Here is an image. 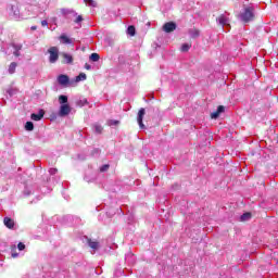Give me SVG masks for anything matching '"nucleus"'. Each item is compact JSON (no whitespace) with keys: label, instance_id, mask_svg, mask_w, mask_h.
Masks as SVG:
<instances>
[{"label":"nucleus","instance_id":"obj_19","mask_svg":"<svg viewBox=\"0 0 278 278\" xmlns=\"http://www.w3.org/2000/svg\"><path fill=\"white\" fill-rule=\"evenodd\" d=\"M25 129H26V131H34V123L33 122H27L25 124Z\"/></svg>","mask_w":278,"mask_h":278},{"label":"nucleus","instance_id":"obj_10","mask_svg":"<svg viewBox=\"0 0 278 278\" xmlns=\"http://www.w3.org/2000/svg\"><path fill=\"white\" fill-rule=\"evenodd\" d=\"M45 117V111L40 110L39 113H33L30 115L31 121H42Z\"/></svg>","mask_w":278,"mask_h":278},{"label":"nucleus","instance_id":"obj_32","mask_svg":"<svg viewBox=\"0 0 278 278\" xmlns=\"http://www.w3.org/2000/svg\"><path fill=\"white\" fill-rule=\"evenodd\" d=\"M81 21H84V17H81V15H78L75 20V23L79 24L81 23Z\"/></svg>","mask_w":278,"mask_h":278},{"label":"nucleus","instance_id":"obj_20","mask_svg":"<svg viewBox=\"0 0 278 278\" xmlns=\"http://www.w3.org/2000/svg\"><path fill=\"white\" fill-rule=\"evenodd\" d=\"M99 53H91V55L89 56V60H91V62H99Z\"/></svg>","mask_w":278,"mask_h":278},{"label":"nucleus","instance_id":"obj_16","mask_svg":"<svg viewBox=\"0 0 278 278\" xmlns=\"http://www.w3.org/2000/svg\"><path fill=\"white\" fill-rule=\"evenodd\" d=\"M88 244H89L90 249H93V251H97V249H99V242H97V241L89 240Z\"/></svg>","mask_w":278,"mask_h":278},{"label":"nucleus","instance_id":"obj_21","mask_svg":"<svg viewBox=\"0 0 278 278\" xmlns=\"http://www.w3.org/2000/svg\"><path fill=\"white\" fill-rule=\"evenodd\" d=\"M79 81H86V74L80 73L78 76H76V83Z\"/></svg>","mask_w":278,"mask_h":278},{"label":"nucleus","instance_id":"obj_18","mask_svg":"<svg viewBox=\"0 0 278 278\" xmlns=\"http://www.w3.org/2000/svg\"><path fill=\"white\" fill-rule=\"evenodd\" d=\"M127 34H128V36H136V27L135 26H128Z\"/></svg>","mask_w":278,"mask_h":278},{"label":"nucleus","instance_id":"obj_11","mask_svg":"<svg viewBox=\"0 0 278 278\" xmlns=\"http://www.w3.org/2000/svg\"><path fill=\"white\" fill-rule=\"evenodd\" d=\"M3 223L8 229H14V219L10 217H4Z\"/></svg>","mask_w":278,"mask_h":278},{"label":"nucleus","instance_id":"obj_29","mask_svg":"<svg viewBox=\"0 0 278 278\" xmlns=\"http://www.w3.org/2000/svg\"><path fill=\"white\" fill-rule=\"evenodd\" d=\"M14 51H21L23 49V46L21 45H13Z\"/></svg>","mask_w":278,"mask_h":278},{"label":"nucleus","instance_id":"obj_27","mask_svg":"<svg viewBox=\"0 0 278 278\" xmlns=\"http://www.w3.org/2000/svg\"><path fill=\"white\" fill-rule=\"evenodd\" d=\"M78 105H79L80 108H84V105H88V100H86V99L80 100V101L78 102Z\"/></svg>","mask_w":278,"mask_h":278},{"label":"nucleus","instance_id":"obj_35","mask_svg":"<svg viewBox=\"0 0 278 278\" xmlns=\"http://www.w3.org/2000/svg\"><path fill=\"white\" fill-rule=\"evenodd\" d=\"M85 68H86V71H91L92 70V65L86 63L85 64Z\"/></svg>","mask_w":278,"mask_h":278},{"label":"nucleus","instance_id":"obj_24","mask_svg":"<svg viewBox=\"0 0 278 278\" xmlns=\"http://www.w3.org/2000/svg\"><path fill=\"white\" fill-rule=\"evenodd\" d=\"M240 218L242 222L249 220L251 218V213H244Z\"/></svg>","mask_w":278,"mask_h":278},{"label":"nucleus","instance_id":"obj_40","mask_svg":"<svg viewBox=\"0 0 278 278\" xmlns=\"http://www.w3.org/2000/svg\"><path fill=\"white\" fill-rule=\"evenodd\" d=\"M14 15H15V16H18V13L14 12Z\"/></svg>","mask_w":278,"mask_h":278},{"label":"nucleus","instance_id":"obj_13","mask_svg":"<svg viewBox=\"0 0 278 278\" xmlns=\"http://www.w3.org/2000/svg\"><path fill=\"white\" fill-rule=\"evenodd\" d=\"M62 56L64 58V64H73V55L63 53Z\"/></svg>","mask_w":278,"mask_h":278},{"label":"nucleus","instance_id":"obj_39","mask_svg":"<svg viewBox=\"0 0 278 278\" xmlns=\"http://www.w3.org/2000/svg\"><path fill=\"white\" fill-rule=\"evenodd\" d=\"M93 153H100V150L99 149H94Z\"/></svg>","mask_w":278,"mask_h":278},{"label":"nucleus","instance_id":"obj_30","mask_svg":"<svg viewBox=\"0 0 278 278\" xmlns=\"http://www.w3.org/2000/svg\"><path fill=\"white\" fill-rule=\"evenodd\" d=\"M16 251V245H13V249H12V257H17L18 256V253L14 252Z\"/></svg>","mask_w":278,"mask_h":278},{"label":"nucleus","instance_id":"obj_26","mask_svg":"<svg viewBox=\"0 0 278 278\" xmlns=\"http://www.w3.org/2000/svg\"><path fill=\"white\" fill-rule=\"evenodd\" d=\"M7 92H8V94L10 96V97H14V94H16V90L15 89H8L7 90Z\"/></svg>","mask_w":278,"mask_h":278},{"label":"nucleus","instance_id":"obj_36","mask_svg":"<svg viewBox=\"0 0 278 278\" xmlns=\"http://www.w3.org/2000/svg\"><path fill=\"white\" fill-rule=\"evenodd\" d=\"M47 25H49V22H47V20L41 21V26L42 27H47Z\"/></svg>","mask_w":278,"mask_h":278},{"label":"nucleus","instance_id":"obj_15","mask_svg":"<svg viewBox=\"0 0 278 278\" xmlns=\"http://www.w3.org/2000/svg\"><path fill=\"white\" fill-rule=\"evenodd\" d=\"M59 103L61 105H68V97L64 96V94L60 96L59 97Z\"/></svg>","mask_w":278,"mask_h":278},{"label":"nucleus","instance_id":"obj_37","mask_svg":"<svg viewBox=\"0 0 278 278\" xmlns=\"http://www.w3.org/2000/svg\"><path fill=\"white\" fill-rule=\"evenodd\" d=\"M110 125H118V121H111Z\"/></svg>","mask_w":278,"mask_h":278},{"label":"nucleus","instance_id":"obj_31","mask_svg":"<svg viewBox=\"0 0 278 278\" xmlns=\"http://www.w3.org/2000/svg\"><path fill=\"white\" fill-rule=\"evenodd\" d=\"M198 36H199V30L191 31V37L192 38H198Z\"/></svg>","mask_w":278,"mask_h":278},{"label":"nucleus","instance_id":"obj_3","mask_svg":"<svg viewBox=\"0 0 278 278\" xmlns=\"http://www.w3.org/2000/svg\"><path fill=\"white\" fill-rule=\"evenodd\" d=\"M71 105L70 104H61L59 110V116L64 117L71 114Z\"/></svg>","mask_w":278,"mask_h":278},{"label":"nucleus","instance_id":"obj_33","mask_svg":"<svg viewBox=\"0 0 278 278\" xmlns=\"http://www.w3.org/2000/svg\"><path fill=\"white\" fill-rule=\"evenodd\" d=\"M13 55H15V58H20V55H21V50H14V51H13Z\"/></svg>","mask_w":278,"mask_h":278},{"label":"nucleus","instance_id":"obj_7","mask_svg":"<svg viewBox=\"0 0 278 278\" xmlns=\"http://www.w3.org/2000/svg\"><path fill=\"white\" fill-rule=\"evenodd\" d=\"M218 23L222 25V27H229V17L225 15H220L217 17Z\"/></svg>","mask_w":278,"mask_h":278},{"label":"nucleus","instance_id":"obj_38","mask_svg":"<svg viewBox=\"0 0 278 278\" xmlns=\"http://www.w3.org/2000/svg\"><path fill=\"white\" fill-rule=\"evenodd\" d=\"M30 29H31V31H36V29H38V27L37 26H31Z\"/></svg>","mask_w":278,"mask_h":278},{"label":"nucleus","instance_id":"obj_14","mask_svg":"<svg viewBox=\"0 0 278 278\" xmlns=\"http://www.w3.org/2000/svg\"><path fill=\"white\" fill-rule=\"evenodd\" d=\"M18 66V64H16V62H12L10 65H9V74L10 75H14V73H16V67Z\"/></svg>","mask_w":278,"mask_h":278},{"label":"nucleus","instance_id":"obj_23","mask_svg":"<svg viewBox=\"0 0 278 278\" xmlns=\"http://www.w3.org/2000/svg\"><path fill=\"white\" fill-rule=\"evenodd\" d=\"M180 49H181L182 53H186V52L190 51V45L184 43Z\"/></svg>","mask_w":278,"mask_h":278},{"label":"nucleus","instance_id":"obj_28","mask_svg":"<svg viewBox=\"0 0 278 278\" xmlns=\"http://www.w3.org/2000/svg\"><path fill=\"white\" fill-rule=\"evenodd\" d=\"M17 249H18V251H25V244L23 242H20L17 244Z\"/></svg>","mask_w":278,"mask_h":278},{"label":"nucleus","instance_id":"obj_17","mask_svg":"<svg viewBox=\"0 0 278 278\" xmlns=\"http://www.w3.org/2000/svg\"><path fill=\"white\" fill-rule=\"evenodd\" d=\"M93 130L96 134H102L103 131V126L102 125H99V124H94L93 125Z\"/></svg>","mask_w":278,"mask_h":278},{"label":"nucleus","instance_id":"obj_5","mask_svg":"<svg viewBox=\"0 0 278 278\" xmlns=\"http://www.w3.org/2000/svg\"><path fill=\"white\" fill-rule=\"evenodd\" d=\"M144 114H146L144 109H140L138 112V116H137V122H138L140 129H144V124L142 123V121L144 118Z\"/></svg>","mask_w":278,"mask_h":278},{"label":"nucleus","instance_id":"obj_2","mask_svg":"<svg viewBox=\"0 0 278 278\" xmlns=\"http://www.w3.org/2000/svg\"><path fill=\"white\" fill-rule=\"evenodd\" d=\"M50 56H49V62L50 64H55L60 58V54H59V50L58 48L55 47H51L49 50H48Z\"/></svg>","mask_w":278,"mask_h":278},{"label":"nucleus","instance_id":"obj_22","mask_svg":"<svg viewBox=\"0 0 278 278\" xmlns=\"http://www.w3.org/2000/svg\"><path fill=\"white\" fill-rule=\"evenodd\" d=\"M85 3L90 8H97V2H94V0H85Z\"/></svg>","mask_w":278,"mask_h":278},{"label":"nucleus","instance_id":"obj_9","mask_svg":"<svg viewBox=\"0 0 278 278\" xmlns=\"http://www.w3.org/2000/svg\"><path fill=\"white\" fill-rule=\"evenodd\" d=\"M61 14L63 16H77V12L73 9H61Z\"/></svg>","mask_w":278,"mask_h":278},{"label":"nucleus","instance_id":"obj_4","mask_svg":"<svg viewBox=\"0 0 278 278\" xmlns=\"http://www.w3.org/2000/svg\"><path fill=\"white\" fill-rule=\"evenodd\" d=\"M177 29V24L175 22H167L163 25V31L166 34H170V31H175Z\"/></svg>","mask_w":278,"mask_h":278},{"label":"nucleus","instance_id":"obj_6","mask_svg":"<svg viewBox=\"0 0 278 278\" xmlns=\"http://www.w3.org/2000/svg\"><path fill=\"white\" fill-rule=\"evenodd\" d=\"M223 112H225V106L219 105L217 108L216 112L211 113V118L216 121V118H218L220 116V114H223Z\"/></svg>","mask_w":278,"mask_h":278},{"label":"nucleus","instance_id":"obj_34","mask_svg":"<svg viewBox=\"0 0 278 278\" xmlns=\"http://www.w3.org/2000/svg\"><path fill=\"white\" fill-rule=\"evenodd\" d=\"M49 173L50 175H55L58 173V168H50Z\"/></svg>","mask_w":278,"mask_h":278},{"label":"nucleus","instance_id":"obj_12","mask_svg":"<svg viewBox=\"0 0 278 278\" xmlns=\"http://www.w3.org/2000/svg\"><path fill=\"white\" fill-rule=\"evenodd\" d=\"M60 41L63 45H73V40L71 38H68L66 35H61Z\"/></svg>","mask_w":278,"mask_h":278},{"label":"nucleus","instance_id":"obj_25","mask_svg":"<svg viewBox=\"0 0 278 278\" xmlns=\"http://www.w3.org/2000/svg\"><path fill=\"white\" fill-rule=\"evenodd\" d=\"M109 169H110V165H109V164L102 165V166L100 167V173H105V172L109 170Z\"/></svg>","mask_w":278,"mask_h":278},{"label":"nucleus","instance_id":"obj_8","mask_svg":"<svg viewBox=\"0 0 278 278\" xmlns=\"http://www.w3.org/2000/svg\"><path fill=\"white\" fill-rule=\"evenodd\" d=\"M58 81H59L60 86H68L70 79H68V76L61 74L58 77Z\"/></svg>","mask_w":278,"mask_h":278},{"label":"nucleus","instance_id":"obj_1","mask_svg":"<svg viewBox=\"0 0 278 278\" xmlns=\"http://www.w3.org/2000/svg\"><path fill=\"white\" fill-rule=\"evenodd\" d=\"M255 16L254 9L252 7H247L243 12L239 14L240 21L243 23L251 22Z\"/></svg>","mask_w":278,"mask_h":278}]
</instances>
